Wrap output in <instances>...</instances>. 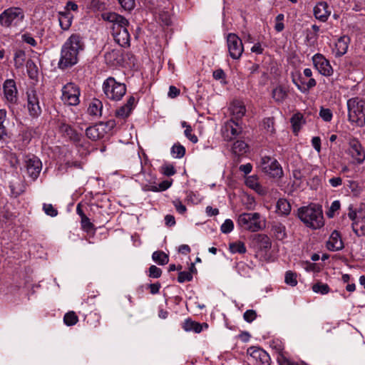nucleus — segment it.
Instances as JSON below:
<instances>
[{"label": "nucleus", "mask_w": 365, "mask_h": 365, "mask_svg": "<svg viewBox=\"0 0 365 365\" xmlns=\"http://www.w3.org/2000/svg\"><path fill=\"white\" fill-rule=\"evenodd\" d=\"M103 20L113 24L112 36L115 41L121 47L127 48L130 45V36L127 26L128 21L123 16L114 12H108L102 14Z\"/></svg>", "instance_id": "1"}, {"label": "nucleus", "mask_w": 365, "mask_h": 365, "mask_svg": "<svg viewBox=\"0 0 365 365\" xmlns=\"http://www.w3.org/2000/svg\"><path fill=\"white\" fill-rule=\"evenodd\" d=\"M298 217L308 227L316 230L324 225L322 206L310 204L298 209Z\"/></svg>", "instance_id": "2"}, {"label": "nucleus", "mask_w": 365, "mask_h": 365, "mask_svg": "<svg viewBox=\"0 0 365 365\" xmlns=\"http://www.w3.org/2000/svg\"><path fill=\"white\" fill-rule=\"evenodd\" d=\"M348 118L349 121L358 126L365 125V100L351 98L347 101Z\"/></svg>", "instance_id": "3"}, {"label": "nucleus", "mask_w": 365, "mask_h": 365, "mask_svg": "<svg viewBox=\"0 0 365 365\" xmlns=\"http://www.w3.org/2000/svg\"><path fill=\"white\" fill-rule=\"evenodd\" d=\"M103 91L106 96L112 101H120L126 93L124 83L118 82L113 77H108L103 83Z\"/></svg>", "instance_id": "4"}, {"label": "nucleus", "mask_w": 365, "mask_h": 365, "mask_svg": "<svg viewBox=\"0 0 365 365\" xmlns=\"http://www.w3.org/2000/svg\"><path fill=\"white\" fill-rule=\"evenodd\" d=\"M24 19V11L19 7H10L0 14V25L10 28L17 26Z\"/></svg>", "instance_id": "5"}, {"label": "nucleus", "mask_w": 365, "mask_h": 365, "mask_svg": "<svg viewBox=\"0 0 365 365\" xmlns=\"http://www.w3.org/2000/svg\"><path fill=\"white\" fill-rule=\"evenodd\" d=\"M237 222L242 229L253 232L261 230L264 227V224L260 220V215L257 212L242 213L238 217Z\"/></svg>", "instance_id": "6"}, {"label": "nucleus", "mask_w": 365, "mask_h": 365, "mask_svg": "<svg viewBox=\"0 0 365 365\" xmlns=\"http://www.w3.org/2000/svg\"><path fill=\"white\" fill-rule=\"evenodd\" d=\"M260 167L262 171L273 178H281L283 176V170L278 161L269 156H263L261 158Z\"/></svg>", "instance_id": "7"}, {"label": "nucleus", "mask_w": 365, "mask_h": 365, "mask_svg": "<svg viewBox=\"0 0 365 365\" xmlns=\"http://www.w3.org/2000/svg\"><path fill=\"white\" fill-rule=\"evenodd\" d=\"M226 40L229 56L234 60H239L244 51L242 39L237 34L230 33Z\"/></svg>", "instance_id": "8"}, {"label": "nucleus", "mask_w": 365, "mask_h": 365, "mask_svg": "<svg viewBox=\"0 0 365 365\" xmlns=\"http://www.w3.org/2000/svg\"><path fill=\"white\" fill-rule=\"evenodd\" d=\"M78 54L76 53V50H73L64 43L61 51L58 67L65 69L74 66L78 63Z\"/></svg>", "instance_id": "9"}, {"label": "nucleus", "mask_w": 365, "mask_h": 365, "mask_svg": "<svg viewBox=\"0 0 365 365\" xmlns=\"http://www.w3.org/2000/svg\"><path fill=\"white\" fill-rule=\"evenodd\" d=\"M80 90L73 83H68L62 88L61 100L68 106H76L79 103Z\"/></svg>", "instance_id": "10"}, {"label": "nucleus", "mask_w": 365, "mask_h": 365, "mask_svg": "<svg viewBox=\"0 0 365 365\" xmlns=\"http://www.w3.org/2000/svg\"><path fill=\"white\" fill-rule=\"evenodd\" d=\"M242 131V127L239 120L233 118L225 123L222 128V134L224 139L231 141L238 136Z\"/></svg>", "instance_id": "11"}, {"label": "nucleus", "mask_w": 365, "mask_h": 365, "mask_svg": "<svg viewBox=\"0 0 365 365\" xmlns=\"http://www.w3.org/2000/svg\"><path fill=\"white\" fill-rule=\"evenodd\" d=\"M348 154L356 164H362L365 160V151L356 138H352L349 143Z\"/></svg>", "instance_id": "12"}, {"label": "nucleus", "mask_w": 365, "mask_h": 365, "mask_svg": "<svg viewBox=\"0 0 365 365\" xmlns=\"http://www.w3.org/2000/svg\"><path fill=\"white\" fill-rule=\"evenodd\" d=\"M312 62L318 72L324 76H330L333 74V68L329 61L321 53H316L312 56Z\"/></svg>", "instance_id": "13"}, {"label": "nucleus", "mask_w": 365, "mask_h": 365, "mask_svg": "<svg viewBox=\"0 0 365 365\" xmlns=\"http://www.w3.org/2000/svg\"><path fill=\"white\" fill-rule=\"evenodd\" d=\"M247 354L257 365H270V356L264 350L252 346L247 349Z\"/></svg>", "instance_id": "14"}, {"label": "nucleus", "mask_w": 365, "mask_h": 365, "mask_svg": "<svg viewBox=\"0 0 365 365\" xmlns=\"http://www.w3.org/2000/svg\"><path fill=\"white\" fill-rule=\"evenodd\" d=\"M28 110L32 117H37L41 113V108L39 106V101L36 91L30 90L27 92Z\"/></svg>", "instance_id": "15"}, {"label": "nucleus", "mask_w": 365, "mask_h": 365, "mask_svg": "<svg viewBox=\"0 0 365 365\" xmlns=\"http://www.w3.org/2000/svg\"><path fill=\"white\" fill-rule=\"evenodd\" d=\"M26 168L29 177L36 180L41 170L42 163L38 158L34 156L26 161Z\"/></svg>", "instance_id": "16"}, {"label": "nucleus", "mask_w": 365, "mask_h": 365, "mask_svg": "<svg viewBox=\"0 0 365 365\" xmlns=\"http://www.w3.org/2000/svg\"><path fill=\"white\" fill-rule=\"evenodd\" d=\"M3 89L7 101L15 103L17 100V89L15 81L12 79H7L4 83Z\"/></svg>", "instance_id": "17"}, {"label": "nucleus", "mask_w": 365, "mask_h": 365, "mask_svg": "<svg viewBox=\"0 0 365 365\" xmlns=\"http://www.w3.org/2000/svg\"><path fill=\"white\" fill-rule=\"evenodd\" d=\"M136 105V100L134 96H130L129 98L127 101V103L120 106L118 109L115 111V115L117 118L125 119L128 118L133 108H135Z\"/></svg>", "instance_id": "18"}, {"label": "nucleus", "mask_w": 365, "mask_h": 365, "mask_svg": "<svg viewBox=\"0 0 365 365\" xmlns=\"http://www.w3.org/2000/svg\"><path fill=\"white\" fill-rule=\"evenodd\" d=\"M331 14V11L326 2L322 1L314 7V15L318 20L325 22Z\"/></svg>", "instance_id": "19"}, {"label": "nucleus", "mask_w": 365, "mask_h": 365, "mask_svg": "<svg viewBox=\"0 0 365 365\" xmlns=\"http://www.w3.org/2000/svg\"><path fill=\"white\" fill-rule=\"evenodd\" d=\"M65 43L73 50H76L78 54H79L85 47L83 37L77 33L71 34L66 41Z\"/></svg>", "instance_id": "20"}, {"label": "nucleus", "mask_w": 365, "mask_h": 365, "mask_svg": "<svg viewBox=\"0 0 365 365\" xmlns=\"http://www.w3.org/2000/svg\"><path fill=\"white\" fill-rule=\"evenodd\" d=\"M327 247L330 251H339L343 249L344 243L338 231L332 232L327 242Z\"/></svg>", "instance_id": "21"}, {"label": "nucleus", "mask_w": 365, "mask_h": 365, "mask_svg": "<svg viewBox=\"0 0 365 365\" xmlns=\"http://www.w3.org/2000/svg\"><path fill=\"white\" fill-rule=\"evenodd\" d=\"M349 43L350 38L348 36H343L339 38L333 49L335 56L340 57L344 55L348 50Z\"/></svg>", "instance_id": "22"}, {"label": "nucleus", "mask_w": 365, "mask_h": 365, "mask_svg": "<svg viewBox=\"0 0 365 365\" xmlns=\"http://www.w3.org/2000/svg\"><path fill=\"white\" fill-rule=\"evenodd\" d=\"M182 327L185 331H194L198 334L202 331L203 328L207 329L208 325L207 323L201 324L188 318L184 321Z\"/></svg>", "instance_id": "23"}, {"label": "nucleus", "mask_w": 365, "mask_h": 365, "mask_svg": "<svg viewBox=\"0 0 365 365\" xmlns=\"http://www.w3.org/2000/svg\"><path fill=\"white\" fill-rule=\"evenodd\" d=\"M58 19L61 28L64 31L68 30L72 24V14L68 11H59Z\"/></svg>", "instance_id": "24"}, {"label": "nucleus", "mask_w": 365, "mask_h": 365, "mask_svg": "<svg viewBox=\"0 0 365 365\" xmlns=\"http://www.w3.org/2000/svg\"><path fill=\"white\" fill-rule=\"evenodd\" d=\"M230 110L233 115V119L240 120L245 114L246 109L244 104L240 101H234L230 106Z\"/></svg>", "instance_id": "25"}, {"label": "nucleus", "mask_w": 365, "mask_h": 365, "mask_svg": "<svg viewBox=\"0 0 365 365\" xmlns=\"http://www.w3.org/2000/svg\"><path fill=\"white\" fill-rule=\"evenodd\" d=\"M59 130L61 133L68 137L71 140L74 142L80 141V135L70 125L61 123L59 125Z\"/></svg>", "instance_id": "26"}, {"label": "nucleus", "mask_w": 365, "mask_h": 365, "mask_svg": "<svg viewBox=\"0 0 365 365\" xmlns=\"http://www.w3.org/2000/svg\"><path fill=\"white\" fill-rule=\"evenodd\" d=\"M172 185V182L169 180H164L158 185H152L151 182L143 185L142 189L143 191L160 192L165 191L168 189Z\"/></svg>", "instance_id": "27"}, {"label": "nucleus", "mask_w": 365, "mask_h": 365, "mask_svg": "<svg viewBox=\"0 0 365 365\" xmlns=\"http://www.w3.org/2000/svg\"><path fill=\"white\" fill-rule=\"evenodd\" d=\"M271 230L274 237L278 240H282L287 237L286 227L280 222H274Z\"/></svg>", "instance_id": "28"}, {"label": "nucleus", "mask_w": 365, "mask_h": 365, "mask_svg": "<svg viewBox=\"0 0 365 365\" xmlns=\"http://www.w3.org/2000/svg\"><path fill=\"white\" fill-rule=\"evenodd\" d=\"M103 103L102 102L96 98H94L88 108V113L91 115L101 116L102 113Z\"/></svg>", "instance_id": "29"}, {"label": "nucleus", "mask_w": 365, "mask_h": 365, "mask_svg": "<svg viewBox=\"0 0 365 365\" xmlns=\"http://www.w3.org/2000/svg\"><path fill=\"white\" fill-rule=\"evenodd\" d=\"M272 96L277 103H282L287 97V91L283 86H278L273 89Z\"/></svg>", "instance_id": "30"}, {"label": "nucleus", "mask_w": 365, "mask_h": 365, "mask_svg": "<svg viewBox=\"0 0 365 365\" xmlns=\"http://www.w3.org/2000/svg\"><path fill=\"white\" fill-rule=\"evenodd\" d=\"M245 184L249 187L253 189L258 193L264 194V190L262 185L259 183L258 179L256 176L252 175L246 178Z\"/></svg>", "instance_id": "31"}, {"label": "nucleus", "mask_w": 365, "mask_h": 365, "mask_svg": "<svg viewBox=\"0 0 365 365\" xmlns=\"http://www.w3.org/2000/svg\"><path fill=\"white\" fill-rule=\"evenodd\" d=\"M277 212L283 215H287L291 211L289 202L284 198H280L277 202Z\"/></svg>", "instance_id": "32"}, {"label": "nucleus", "mask_w": 365, "mask_h": 365, "mask_svg": "<svg viewBox=\"0 0 365 365\" xmlns=\"http://www.w3.org/2000/svg\"><path fill=\"white\" fill-rule=\"evenodd\" d=\"M247 145L242 140H237L232 147V153L237 155H241L247 153Z\"/></svg>", "instance_id": "33"}, {"label": "nucleus", "mask_w": 365, "mask_h": 365, "mask_svg": "<svg viewBox=\"0 0 365 365\" xmlns=\"http://www.w3.org/2000/svg\"><path fill=\"white\" fill-rule=\"evenodd\" d=\"M120 56V51L117 49H111L106 52L104 57L108 64L113 65L115 61H118Z\"/></svg>", "instance_id": "34"}, {"label": "nucleus", "mask_w": 365, "mask_h": 365, "mask_svg": "<svg viewBox=\"0 0 365 365\" xmlns=\"http://www.w3.org/2000/svg\"><path fill=\"white\" fill-rule=\"evenodd\" d=\"M291 123L294 133H297L302 124L304 123L303 115L300 113H296L291 118Z\"/></svg>", "instance_id": "35"}, {"label": "nucleus", "mask_w": 365, "mask_h": 365, "mask_svg": "<svg viewBox=\"0 0 365 365\" xmlns=\"http://www.w3.org/2000/svg\"><path fill=\"white\" fill-rule=\"evenodd\" d=\"M152 258L153 261L160 265H164L168 263V255L162 251H155L153 253Z\"/></svg>", "instance_id": "36"}, {"label": "nucleus", "mask_w": 365, "mask_h": 365, "mask_svg": "<svg viewBox=\"0 0 365 365\" xmlns=\"http://www.w3.org/2000/svg\"><path fill=\"white\" fill-rule=\"evenodd\" d=\"M26 60V53L22 50H17L14 53V66L16 68L22 67Z\"/></svg>", "instance_id": "37"}, {"label": "nucleus", "mask_w": 365, "mask_h": 365, "mask_svg": "<svg viewBox=\"0 0 365 365\" xmlns=\"http://www.w3.org/2000/svg\"><path fill=\"white\" fill-rule=\"evenodd\" d=\"M171 154L175 158H182L185 154V148L180 143H175L171 148Z\"/></svg>", "instance_id": "38"}, {"label": "nucleus", "mask_w": 365, "mask_h": 365, "mask_svg": "<svg viewBox=\"0 0 365 365\" xmlns=\"http://www.w3.org/2000/svg\"><path fill=\"white\" fill-rule=\"evenodd\" d=\"M263 129L271 135L275 133L274 122L273 118H266L262 121V125Z\"/></svg>", "instance_id": "39"}, {"label": "nucleus", "mask_w": 365, "mask_h": 365, "mask_svg": "<svg viewBox=\"0 0 365 365\" xmlns=\"http://www.w3.org/2000/svg\"><path fill=\"white\" fill-rule=\"evenodd\" d=\"M230 251L232 253H240L244 254L246 252L247 249L244 244V242L238 241L236 242H233L230 244Z\"/></svg>", "instance_id": "40"}, {"label": "nucleus", "mask_w": 365, "mask_h": 365, "mask_svg": "<svg viewBox=\"0 0 365 365\" xmlns=\"http://www.w3.org/2000/svg\"><path fill=\"white\" fill-rule=\"evenodd\" d=\"M291 76L292 82L297 87V88L302 92H305V87L302 86V85L304 84V82L302 78L301 73L299 72H297V73H292Z\"/></svg>", "instance_id": "41"}, {"label": "nucleus", "mask_w": 365, "mask_h": 365, "mask_svg": "<svg viewBox=\"0 0 365 365\" xmlns=\"http://www.w3.org/2000/svg\"><path fill=\"white\" fill-rule=\"evenodd\" d=\"M78 321V316L74 312H68L64 315L63 322L67 326H73Z\"/></svg>", "instance_id": "42"}, {"label": "nucleus", "mask_w": 365, "mask_h": 365, "mask_svg": "<svg viewBox=\"0 0 365 365\" xmlns=\"http://www.w3.org/2000/svg\"><path fill=\"white\" fill-rule=\"evenodd\" d=\"M86 135L88 138L93 140H96L102 136V135L98 132V128L97 126H91L88 128L86 130Z\"/></svg>", "instance_id": "43"}, {"label": "nucleus", "mask_w": 365, "mask_h": 365, "mask_svg": "<svg viewBox=\"0 0 365 365\" xmlns=\"http://www.w3.org/2000/svg\"><path fill=\"white\" fill-rule=\"evenodd\" d=\"M6 112L4 109L0 110V140H4L7 135L6 130L4 125V122L6 118Z\"/></svg>", "instance_id": "44"}, {"label": "nucleus", "mask_w": 365, "mask_h": 365, "mask_svg": "<svg viewBox=\"0 0 365 365\" xmlns=\"http://www.w3.org/2000/svg\"><path fill=\"white\" fill-rule=\"evenodd\" d=\"M182 126L185 127L186 129L184 131L185 135L193 143H196L197 142V137L192 133V129L190 125H187V123L183 121L182 123Z\"/></svg>", "instance_id": "45"}, {"label": "nucleus", "mask_w": 365, "mask_h": 365, "mask_svg": "<svg viewBox=\"0 0 365 365\" xmlns=\"http://www.w3.org/2000/svg\"><path fill=\"white\" fill-rule=\"evenodd\" d=\"M284 282L287 284L294 287L297 284V274L292 271H288L285 274Z\"/></svg>", "instance_id": "46"}, {"label": "nucleus", "mask_w": 365, "mask_h": 365, "mask_svg": "<svg viewBox=\"0 0 365 365\" xmlns=\"http://www.w3.org/2000/svg\"><path fill=\"white\" fill-rule=\"evenodd\" d=\"M329 287L327 284L318 282L313 285L312 290L316 293L322 294H327L329 292Z\"/></svg>", "instance_id": "47"}, {"label": "nucleus", "mask_w": 365, "mask_h": 365, "mask_svg": "<svg viewBox=\"0 0 365 365\" xmlns=\"http://www.w3.org/2000/svg\"><path fill=\"white\" fill-rule=\"evenodd\" d=\"M10 207L11 206L9 205H6L3 207L0 211V217H2L6 220H11L15 217L14 212L11 211Z\"/></svg>", "instance_id": "48"}, {"label": "nucleus", "mask_w": 365, "mask_h": 365, "mask_svg": "<svg viewBox=\"0 0 365 365\" xmlns=\"http://www.w3.org/2000/svg\"><path fill=\"white\" fill-rule=\"evenodd\" d=\"M234 229V223L232 220L227 219L220 227V230L224 234L231 232Z\"/></svg>", "instance_id": "49"}, {"label": "nucleus", "mask_w": 365, "mask_h": 365, "mask_svg": "<svg viewBox=\"0 0 365 365\" xmlns=\"http://www.w3.org/2000/svg\"><path fill=\"white\" fill-rule=\"evenodd\" d=\"M192 279L191 272L182 271L180 272L178 277V281L180 283L190 282Z\"/></svg>", "instance_id": "50"}, {"label": "nucleus", "mask_w": 365, "mask_h": 365, "mask_svg": "<svg viewBox=\"0 0 365 365\" xmlns=\"http://www.w3.org/2000/svg\"><path fill=\"white\" fill-rule=\"evenodd\" d=\"M319 116L326 122H329L332 119V112L329 108H322L319 110Z\"/></svg>", "instance_id": "51"}, {"label": "nucleus", "mask_w": 365, "mask_h": 365, "mask_svg": "<svg viewBox=\"0 0 365 365\" xmlns=\"http://www.w3.org/2000/svg\"><path fill=\"white\" fill-rule=\"evenodd\" d=\"M340 205L341 204L339 200H334L331 203L329 210L327 212V215L328 216V217L332 218L334 216L335 212L338 211L340 209Z\"/></svg>", "instance_id": "52"}, {"label": "nucleus", "mask_w": 365, "mask_h": 365, "mask_svg": "<svg viewBox=\"0 0 365 365\" xmlns=\"http://www.w3.org/2000/svg\"><path fill=\"white\" fill-rule=\"evenodd\" d=\"M43 210L47 215L51 217H56L58 215V211L51 204L44 203L43 205Z\"/></svg>", "instance_id": "53"}, {"label": "nucleus", "mask_w": 365, "mask_h": 365, "mask_svg": "<svg viewBox=\"0 0 365 365\" xmlns=\"http://www.w3.org/2000/svg\"><path fill=\"white\" fill-rule=\"evenodd\" d=\"M121 7L125 11H131L135 7V0H118Z\"/></svg>", "instance_id": "54"}, {"label": "nucleus", "mask_w": 365, "mask_h": 365, "mask_svg": "<svg viewBox=\"0 0 365 365\" xmlns=\"http://www.w3.org/2000/svg\"><path fill=\"white\" fill-rule=\"evenodd\" d=\"M81 220V227L86 232H89L93 227V225L86 215H83V217Z\"/></svg>", "instance_id": "55"}, {"label": "nucleus", "mask_w": 365, "mask_h": 365, "mask_svg": "<svg viewBox=\"0 0 365 365\" xmlns=\"http://www.w3.org/2000/svg\"><path fill=\"white\" fill-rule=\"evenodd\" d=\"M256 317L257 313L253 309L247 310L243 314L244 319L249 323L253 322Z\"/></svg>", "instance_id": "56"}, {"label": "nucleus", "mask_w": 365, "mask_h": 365, "mask_svg": "<svg viewBox=\"0 0 365 365\" xmlns=\"http://www.w3.org/2000/svg\"><path fill=\"white\" fill-rule=\"evenodd\" d=\"M162 274V270L155 265H151L149 268V277L159 278Z\"/></svg>", "instance_id": "57"}, {"label": "nucleus", "mask_w": 365, "mask_h": 365, "mask_svg": "<svg viewBox=\"0 0 365 365\" xmlns=\"http://www.w3.org/2000/svg\"><path fill=\"white\" fill-rule=\"evenodd\" d=\"M21 39L24 42L32 46H36L37 45L36 41L33 38V36L28 33L24 34L21 36Z\"/></svg>", "instance_id": "58"}, {"label": "nucleus", "mask_w": 365, "mask_h": 365, "mask_svg": "<svg viewBox=\"0 0 365 365\" xmlns=\"http://www.w3.org/2000/svg\"><path fill=\"white\" fill-rule=\"evenodd\" d=\"M173 203L176 210L180 214H184L186 212V210H187L186 207L182 203V202L179 199H176V200H173Z\"/></svg>", "instance_id": "59"}, {"label": "nucleus", "mask_w": 365, "mask_h": 365, "mask_svg": "<svg viewBox=\"0 0 365 365\" xmlns=\"http://www.w3.org/2000/svg\"><path fill=\"white\" fill-rule=\"evenodd\" d=\"M176 173L175 168L172 165H168L163 167V173L166 176H172Z\"/></svg>", "instance_id": "60"}, {"label": "nucleus", "mask_w": 365, "mask_h": 365, "mask_svg": "<svg viewBox=\"0 0 365 365\" xmlns=\"http://www.w3.org/2000/svg\"><path fill=\"white\" fill-rule=\"evenodd\" d=\"M329 183L332 187H337L342 184V179L341 177H333L329 180Z\"/></svg>", "instance_id": "61"}, {"label": "nucleus", "mask_w": 365, "mask_h": 365, "mask_svg": "<svg viewBox=\"0 0 365 365\" xmlns=\"http://www.w3.org/2000/svg\"><path fill=\"white\" fill-rule=\"evenodd\" d=\"M277 362L279 365H297V364L291 361L289 359H288L283 355H279L277 357Z\"/></svg>", "instance_id": "62"}, {"label": "nucleus", "mask_w": 365, "mask_h": 365, "mask_svg": "<svg viewBox=\"0 0 365 365\" xmlns=\"http://www.w3.org/2000/svg\"><path fill=\"white\" fill-rule=\"evenodd\" d=\"M312 145L317 152H320L321 139L319 137H313L312 139Z\"/></svg>", "instance_id": "63"}, {"label": "nucleus", "mask_w": 365, "mask_h": 365, "mask_svg": "<svg viewBox=\"0 0 365 365\" xmlns=\"http://www.w3.org/2000/svg\"><path fill=\"white\" fill-rule=\"evenodd\" d=\"M180 94V90L174 86H170L168 91V96L170 98H175Z\"/></svg>", "instance_id": "64"}]
</instances>
